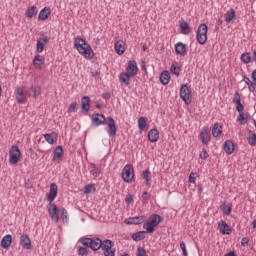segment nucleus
<instances>
[{
	"mask_svg": "<svg viewBox=\"0 0 256 256\" xmlns=\"http://www.w3.org/2000/svg\"><path fill=\"white\" fill-rule=\"evenodd\" d=\"M77 251H78V255H81V256L89 255V252L87 251V247L85 246L84 247L78 246Z\"/></svg>",
	"mask_w": 256,
	"mask_h": 256,
	"instance_id": "49530a36",
	"label": "nucleus"
},
{
	"mask_svg": "<svg viewBox=\"0 0 256 256\" xmlns=\"http://www.w3.org/2000/svg\"><path fill=\"white\" fill-rule=\"evenodd\" d=\"M26 95H28L29 97H33L34 99H37V97L41 95V87L31 86L26 90Z\"/></svg>",
	"mask_w": 256,
	"mask_h": 256,
	"instance_id": "f3484780",
	"label": "nucleus"
},
{
	"mask_svg": "<svg viewBox=\"0 0 256 256\" xmlns=\"http://www.w3.org/2000/svg\"><path fill=\"white\" fill-rule=\"evenodd\" d=\"M176 55H185L187 53V45L183 42H178L175 44Z\"/></svg>",
	"mask_w": 256,
	"mask_h": 256,
	"instance_id": "c85d7f7f",
	"label": "nucleus"
},
{
	"mask_svg": "<svg viewBox=\"0 0 256 256\" xmlns=\"http://www.w3.org/2000/svg\"><path fill=\"white\" fill-rule=\"evenodd\" d=\"M171 81V74H169V71L164 70L160 74V83L162 85H169V82Z\"/></svg>",
	"mask_w": 256,
	"mask_h": 256,
	"instance_id": "2f4dec72",
	"label": "nucleus"
},
{
	"mask_svg": "<svg viewBox=\"0 0 256 256\" xmlns=\"http://www.w3.org/2000/svg\"><path fill=\"white\" fill-rule=\"evenodd\" d=\"M199 139L202 141L203 145H209V141H211V136H209V132L207 128H202Z\"/></svg>",
	"mask_w": 256,
	"mask_h": 256,
	"instance_id": "4be33fe9",
	"label": "nucleus"
},
{
	"mask_svg": "<svg viewBox=\"0 0 256 256\" xmlns=\"http://www.w3.org/2000/svg\"><path fill=\"white\" fill-rule=\"evenodd\" d=\"M179 28L182 35H189V33H191V27L185 20L180 21Z\"/></svg>",
	"mask_w": 256,
	"mask_h": 256,
	"instance_id": "c756f323",
	"label": "nucleus"
},
{
	"mask_svg": "<svg viewBox=\"0 0 256 256\" xmlns=\"http://www.w3.org/2000/svg\"><path fill=\"white\" fill-rule=\"evenodd\" d=\"M148 141L150 143H157L159 141V130L157 128L151 129L148 132Z\"/></svg>",
	"mask_w": 256,
	"mask_h": 256,
	"instance_id": "bb28decb",
	"label": "nucleus"
},
{
	"mask_svg": "<svg viewBox=\"0 0 256 256\" xmlns=\"http://www.w3.org/2000/svg\"><path fill=\"white\" fill-rule=\"evenodd\" d=\"M49 15H51V8L44 7L38 15V21H47L49 19Z\"/></svg>",
	"mask_w": 256,
	"mask_h": 256,
	"instance_id": "a878e982",
	"label": "nucleus"
},
{
	"mask_svg": "<svg viewBox=\"0 0 256 256\" xmlns=\"http://www.w3.org/2000/svg\"><path fill=\"white\" fill-rule=\"evenodd\" d=\"M247 141L251 147H256V133L249 130Z\"/></svg>",
	"mask_w": 256,
	"mask_h": 256,
	"instance_id": "e433bc0d",
	"label": "nucleus"
},
{
	"mask_svg": "<svg viewBox=\"0 0 256 256\" xmlns=\"http://www.w3.org/2000/svg\"><path fill=\"white\" fill-rule=\"evenodd\" d=\"M74 48H76V51L82 55L85 59H93L95 57V52H93V48H91V45L87 43V41L81 37H76L74 39Z\"/></svg>",
	"mask_w": 256,
	"mask_h": 256,
	"instance_id": "f257e3e1",
	"label": "nucleus"
},
{
	"mask_svg": "<svg viewBox=\"0 0 256 256\" xmlns=\"http://www.w3.org/2000/svg\"><path fill=\"white\" fill-rule=\"evenodd\" d=\"M241 61H243L245 65H249V63H251V54H249V52H244L241 55Z\"/></svg>",
	"mask_w": 256,
	"mask_h": 256,
	"instance_id": "79ce46f5",
	"label": "nucleus"
},
{
	"mask_svg": "<svg viewBox=\"0 0 256 256\" xmlns=\"http://www.w3.org/2000/svg\"><path fill=\"white\" fill-rule=\"evenodd\" d=\"M59 191V188L57 187L56 183H52L50 184V191L47 194V201L49 203H52L55 201V199H57V193Z\"/></svg>",
	"mask_w": 256,
	"mask_h": 256,
	"instance_id": "f8f14e48",
	"label": "nucleus"
},
{
	"mask_svg": "<svg viewBox=\"0 0 256 256\" xmlns=\"http://www.w3.org/2000/svg\"><path fill=\"white\" fill-rule=\"evenodd\" d=\"M63 157V146H57L53 151V158L52 161L54 163H59L61 161V158Z\"/></svg>",
	"mask_w": 256,
	"mask_h": 256,
	"instance_id": "aec40b11",
	"label": "nucleus"
},
{
	"mask_svg": "<svg viewBox=\"0 0 256 256\" xmlns=\"http://www.w3.org/2000/svg\"><path fill=\"white\" fill-rule=\"evenodd\" d=\"M236 17H237V15L235 13V10L230 9L225 14V21H226V23H232L233 21H235Z\"/></svg>",
	"mask_w": 256,
	"mask_h": 256,
	"instance_id": "f704fd0d",
	"label": "nucleus"
},
{
	"mask_svg": "<svg viewBox=\"0 0 256 256\" xmlns=\"http://www.w3.org/2000/svg\"><path fill=\"white\" fill-rule=\"evenodd\" d=\"M244 110L245 106H243L241 102L236 103V111H238V113H243Z\"/></svg>",
	"mask_w": 256,
	"mask_h": 256,
	"instance_id": "5fc2aeb1",
	"label": "nucleus"
},
{
	"mask_svg": "<svg viewBox=\"0 0 256 256\" xmlns=\"http://www.w3.org/2000/svg\"><path fill=\"white\" fill-rule=\"evenodd\" d=\"M20 245L23 249H31V238H29V235L22 234L20 236Z\"/></svg>",
	"mask_w": 256,
	"mask_h": 256,
	"instance_id": "412c9836",
	"label": "nucleus"
},
{
	"mask_svg": "<svg viewBox=\"0 0 256 256\" xmlns=\"http://www.w3.org/2000/svg\"><path fill=\"white\" fill-rule=\"evenodd\" d=\"M37 7L36 6H30L27 8L26 12H25V17H27L28 19H33V17L37 16Z\"/></svg>",
	"mask_w": 256,
	"mask_h": 256,
	"instance_id": "72a5a7b5",
	"label": "nucleus"
},
{
	"mask_svg": "<svg viewBox=\"0 0 256 256\" xmlns=\"http://www.w3.org/2000/svg\"><path fill=\"white\" fill-rule=\"evenodd\" d=\"M106 125L108 127L106 132L108 133L109 137H115L117 135V124L115 122V119L111 116L107 117Z\"/></svg>",
	"mask_w": 256,
	"mask_h": 256,
	"instance_id": "1a4fd4ad",
	"label": "nucleus"
},
{
	"mask_svg": "<svg viewBox=\"0 0 256 256\" xmlns=\"http://www.w3.org/2000/svg\"><path fill=\"white\" fill-rule=\"evenodd\" d=\"M79 243L86 247L87 249H91V251H99L103 247L105 240H101L99 237H82L79 239Z\"/></svg>",
	"mask_w": 256,
	"mask_h": 256,
	"instance_id": "f03ea898",
	"label": "nucleus"
},
{
	"mask_svg": "<svg viewBox=\"0 0 256 256\" xmlns=\"http://www.w3.org/2000/svg\"><path fill=\"white\" fill-rule=\"evenodd\" d=\"M150 173H151V172L149 171V169L144 170L143 173H142V178H143V179H149Z\"/></svg>",
	"mask_w": 256,
	"mask_h": 256,
	"instance_id": "bf43d9fd",
	"label": "nucleus"
},
{
	"mask_svg": "<svg viewBox=\"0 0 256 256\" xmlns=\"http://www.w3.org/2000/svg\"><path fill=\"white\" fill-rule=\"evenodd\" d=\"M170 71L173 75H176L177 77H179V75H180L179 72L181 71V68L177 67L175 64H172Z\"/></svg>",
	"mask_w": 256,
	"mask_h": 256,
	"instance_id": "09e8293b",
	"label": "nucleus"
},
{
	"mask_svg": "<svg viewBox=\"0 0 256 256\" xmlns=\"http://www.w3.org/2000/svg\"><path fill=\"white\" fill-rule=\"evenodd\" d=\"M115 52L117 55H123L125 53V42L123 40H119L114 45Z\"/></svg>",
	"mask_w": 256,
	"mask_h": 256,
	"instance_id": "7c9ffc66",
	"label": "nucleus"
},
{
	"mask_svg": "<svg viewBox=\"0 0 256 256\" xmlns=\"http://www.w3.org/2000/svg\"><path fill=\"white\" fill-rule=\"evenodd\" d=\"M180 249L182 250V255L183 256H188L187 246L185 245V242L180 243Z\"/></svg>",
	"mask_w": 256,
	"mask_h": 256,
	"instance_id": "603ef678",
	"label": "nucleus"
},
{
	"mask_svg": "<svg viewBox=\"0 0 256 256\" xmlns=\"http://www.w3.org/2000/svg\"><path fill=\"white\" fill-rule=\"evenodd\" d=\"M223 134V126L219 125V123H215L212 128V135L213 137H219Z\"/></svg>",
	"mask_w": 256,
	"mask_h": 256,
	"instance_id": "c9c22d12",
	"label": "nucleus"
},
{
	"mask_svg": "<svg viewBox=\"0 0 256 256\" xmlns=\"http://www.w3.org/2000/svg\"><path fill=\"white\" fill-rule=\"evenodd\" d=\"M195 173H191L189 176V183H195V181H197V178L195 176Z\"/></svg>",
	"mask_w": 256,
	"mask_h": 256,
	"instance_id": "0e129e2a",
	"label": "nucleus"
},
{
	"mask_svg": "<svg viewBox=\"0 0 256 256\" xmlns=\"http://www.w3.org/2000/svg\"><path fill=\"white\" fill-rule=\"evenodd\" d=\"M251 79H252V83H254V85H256V70L252 71Z\"/></svg>",
	"mask_w": 256,
	"mask_h": 256,
	"instance_id": "e2e57ef3",
	"label": "nucleus"
},
{
	"mask_svg": "<svg viewBox=\"0 0 256 256\" xmlns=\"http://www.w3.org/2000/svg\"><path fill=\"white\" fill-rule=\"evenodd\" d=\"M243 81L246 83V85H249V84L253 83V82L251 81V79H249V77H247V76H244V77H243Z\"/></svg>",
	"mask_w": 256,
	"mask_h": 256,
	"instance_id": "338daca9",
	"label": "nucleus"
},
{
	"mask_svg": "<svg viewBox=\"0 0 256 256\" xmlns=\"http://www.w3.org/2000/svg\"><path fill=\"white\" fill-rule=\"evenodd\" d=\"M12 243H13V236H11L10 234H7L2 238L0 245L3 249H9Z\"/></svg>",
	"mask_w": 256,
	"mask_h": 256,
	"instance_id": "b1692460",
	"label": "nucleus"
},
{
	"mask_svg": "<svg viewBox=\"0 0 256 256\" xmlns=\"http://www.w3.org/2000/svg\"><path fill=\"white\" fill-rule=\"evenodd\" d=\"M49 43V38L44 37V38H38L37 39V44H36V51L37 53H43V50L45 49V45Z\"/></svg>",
	"mask_w": 256,
	"mask_h": 256,
	"instance_id": "a211bd4d",
	"label": "nucleus"
},
{
	"mask_svg": "<svg viewBox=\"0 0 256 256\" xmlns=\"http://www.w3.org/2000/svg\"><path fill=\"white\" fill-rule=\"evenodd\" d=\"M207 31H209V27H207V24H200L198 26L196 32V40L199 45H205V43H207Z\"/></svg>",
	"mask_w": 256,
	"mask_h": 256,
	"instance_id": "20e7f679",
	"label": "nucleus"
},
{
	"mask_svg": "<svg viewBox=\"0 0 256 256\" xmlns=\"http://www.w3.org/2000/svg\"><path fill=\"white\" fill-rule=\"evenodd\" d=\"M115 243L112 240L105 239L104 244H102V251H104V256H115Z\"/></svg>",
	"mask_w": 256,
	"mask_h": 256,
	"instance_id": "0eeeda50",
	"label": "nucleus"
},
{
	"mask_svg": "<svg viewBox=\"0 0 256 256\" xmlns=\"http://www.w3.org/2000/svg\"><path fill=\"white\" fill-rule=\"evenodd\" d=\"M141 71H143L144 73H147V66L145 65V61L141 62Z\"/></svg>",
	"mask_w": 256,
	"mask_h": 256,
	"instance_id": "69168bd1",
	"label": "nucleus"
},
{
	"mask_svg": "<svg viewBox=\"0 0 256 256\" xmlns=\"http://www.w3.org/2000/svg\"><path fill=\"white\" fill-rule=\"evenodd\" d=\"M220 210L224 212V215H231V212L233 211V207L231 206H227V204L222 203V205L220 206Z\"/></svg>",
	"mask_w": 256,
	"mask_h": 256,
	"instance_id": "a19ab883",
	"label": "nucleus"
},
{
	"mask_svg": "<svg viewBox=\"0 0 256 256\" xmlns=\"http://www.w3.org/2000/svg\"><path fill=\"white\" fill-rule=\"evenodd\" d=\"M61 219L63 223H69V214L65 208H61Z\"/></svg>",
	"mask_w": 256,
	"mask_h": 256,
	"instance_id": "37998d69",
	"label": "nucleus"
},
{
	"mask_svg": "<svg viewBox=\"0 0 256 256\" xmlns=\"http://www.w3.org/2000/svg\"><path fill=\"white\" fill-rule=\"evenodd\" d=\"M150 199H151V194H149V192H147V191H144L142 194L143 204L147 205V203H149Z\"/></svg>",
	"mask_w": 256,
	"mask_h": 256,
	"instance_id": "de8ad7c7",
	"label": "nucleus"
},
{
	"mask_svg": "<svg viewBox=\"0 0 256 256\" xmlns=\"http://www.w3.org/2000/svg\"><path fill=\"white\" fill-rule=\"evenodd\" d=\"M95 184H87L84 186V195H89L92 191H95Z\"/></svg>",
	"mask_w": 256,
	"mask_h": 256,
	"instance_id": "c03bdc74",
	"label": "nucleus"
},
{
	"mask_svg": "<svg viewBox=\"0 0 256 256\" xmlns=\"http://www.w3.org/2000/svg\"><path fill=\"white\" fill-rule=\"evenodd\" d=\"M92 127H99L101 125H106L107 123V117H105L103 114L95 113L91 116Z\"/></svg>",
	"mask_w": 256,
	"mask_h": 256,
	"instance_id": "9d476101",
	"label": "nucleus"
},
{
	"mask_svg": "<svg viewBox=\"0 0 256 256\" xmlns=\"http://www.w3.org/2000/svg\"><path fill=\"white\" fill-rule=\"evenodd\" d=\"M81 108L83 113H89V110L91 109V98H89V96L82 97Z\"/></svg>",
	"mask_w": 256,
	"mask_h": 256,
	"instance_id": "6ab92c4d",
	"label": "nucleus"
},
{
	"mask_svg": "<svg viewBox=\"0 0 256 256\" xmlns=\"http://www.w3.org/2000/svg\"><path fill=\"white\" fill-rule=\"evenodd\" d=\"M124 223H126V225H141L145 223V216L130 217L125 219Z\"/></svg>",
	"mask_w": 256,
	"mask_h": 256,
	"instance_id": "4468645a",
	"label": "nucleus"
},
{
	"mask_svg": "<svg viewBox=\"0 0 256 256\" xmlns=\"http://www.w3.org/2000/svg\"><path fill=\"white\" fill-rule=\"evenodd\" d=\"M237 121L241 125H246L247 121H249V117L247 116V114H245V112H239V115L237 117Z\"/></svg>",
	"mask_w": 256,
	"mask_h": 256,
	"instance_id": "58836bf2",
	"label": "nucleus"
},
{
	"mask_svg": "<svg viewBox=\"0 0 256 256\" xmlns=\"http://www.w3.org/2000/svg\"><path fill=\"white\" fill-rule=\"evenodd\" d=\"M75 109H77V102H72L68 108V113L75 112Z\"/></svg>",
	"mask_w": 256,
	"mask_h": 256,
	"instance_id": "864d4df0",
	"label": "nucleus"
},
{
	"mask_svg": "<svg viewBox=\"0 0 256 256\" xmlns=\"http://www.w3.org/2000/svg\"><path fill=\"white\" fill-rule=\"evenodd\" d=\"M146 127H147V118H145V117H140V118L138 119V129H139L140 131H144Z\"/></svg>",
	"mask_w": 256,
	"mask_h": 256,
	"instance_id": "ea45409f",
	"label": "nucleus"
},
{
	"mask_svg": "<svg viewBox=\"0 0 256 256\" xmlns=\"http://www.w3.org/2000/svg\"><path fill=\"white\" fill-rule=\"evenodd\" d=\"M199 156H200V159L205 161V159H207L209 157V153H207V150L203 149V151L200 153Z\"/></svg>",
	"mask_w": 256,
	"mask_h": 256,
	"instance_id": "6e6d98bb",
	"label": "nucleus"
},
{
	"mask_svg": "<svg viewBox=\"0 0 256 256\" xmlns=\"http://www.w3.org/2000/svg\"><path fill=\"white\" fill-rule=\"evenodd\" d=\"M102 98L105 99V101H109V99H111V93L109 92L103 93Z\"/></svg>",
	"mask_w": 256,
	"mask_h": 256,
	"instance_id": "052dcab7",
	"label": "nucleus"
},
{
	"mask_svg": "<svg viewBox=\"0 0 256 256\" xmlns=\"http://www.w3.org/2000/svg\"><path fill=\"white\" fill-rule=\"evenodd\" d=\"M180 99L184 101L185 105H190L191 90H189V87H187V84H182L180 87Z\"/></svg>",
	"mask_w": 256,
	"mask_h": 256,
	"instance_id": "6e6552de",
	"label": "nucleus"
},
{
	"mask_svg": "<svg viewBox=\"0 0 256 256\" xmlns=\"http://www.w3.org/2000/svg\"><path fill=\"white\" fill-rule=\"evenodd\" d=\"M131 77H133V75L129 74V72L120 73L119 75L120 83H124L126 87H129V85H131Z\"/></svg>",
	"mask_w": 256,
	"mask_h": 256,
	"instance_id": "393cba45",
	"label": "nucleus"
},
{
	"mask_svg": "<svg viewBox=\"0 0 256 256\" xmlns=\"http://www.w3.org/2000/svg\"><path fill=\"white\" fill-rule=\"evenodd\" d=\"M218 229L222 235H231V227L229 226V224H227V222H225V220H221L218 223Z\"/></svg>",
	"mask_w": 256,
	"mask_h": 256,
	"instance_id": "2eb2a0df",
	"label": "nucleus"
},
{
	"mask_svg": "<svg viewBox=\"0 0 256 256\" xmlns=\"http://www.w3.org/2000/svg\"><path fill=\"white\" fill-rule=\"evenodd\" d=\"M255 82H252V83H250V84H248V89H249V91L251 92V93H254V91H255Z\"/></svg>",
	"mask_w": 256,
	"mask_h": 256,
	"instance_id": "680f3d73",
	"label": "nucleus"
},
{
	"mask_svg": "<svg viewBox=\"0 0 256 256\" xmlns=\"http://www.w3.org/2000/svg\"><path fill=\"white\" fill-rule=\"evenodd\" d=\"M48 213L54 223L59 222V208L54 203L48 205Z\"/></svg>",
	"mask_w": 256,
	"mask_h": 256,
	"instance_id": "9b49d317",
	"label": "nucleus"
},
{
	"mask_svg": "<svg viewBox=\"0 0 256 256\" xmlns=\"http://www.w3.org/2000/svg\"><path fill=\"white\" fill-rule=\"evenodd\" d=\"M33 63L36 69H43L42 65H45V57L37 54L33 59Z\"/></svg>",
	"mask_w": 256,
	"mask_h": 256,
	"instance_id": "cd10ccee",
	"label": "nucleus"
},
{
	"mask_svg": "<svg viewBox=\"0 0 256 256\" xmlns=\"http://www.w3.org/2000/svg\"><path fill=\"white\" fill-rule=\"evenodd\" d=\"M136 256H147V250H145V248L139 246L136 250Z\"/></svg>",
	"mask_w": 256,
	"mask_h": 256,
	"instance_id": "8fccbe9b",
	"label": "nucleus"
},
{
	"mask_svg": "<svg viewBox=\"0 0 256 256\" xmlns=\"http://www.w3.org/2000/svg\"><path fill=\"white\" fill-rule=\"evenodd\" d=\"M223 150L227 155H233L235 151V144H233V140H226L223 145Z\"/></svg>",
	"mask_w": 256,
	"mask_h": 256,
	"instance_id": "5701e85b",
	"label": "nucleus"
},
{
	"mask_svg": "<svg viewBox=\"0 0 256 256\" xmlns=\"http://www.w3.org/2000/svg\"><path fill=\"white\" fill-rule=\"evenodd\" d=\"M224 256H237V254L235 253V251H230L226 253Z\"/></svg>",
	"mask_w": 256,
	"mask_h": 256,
	"instance_id": "774afa93",
	"label": "nucleus"
},
{
	"mask_svg": "<svg viewBox=\"0 0 256 256\" xmlns=\"http://www.w3.org/2000/svg\"><path fill=\"white\" fill-rule=\"evenodd\" d=\"M90 168L92 169L90 170L91 175L97 177V175H99V168L97 167V165L95 163H91Z\"/></svg>",
	"mask_w": 256,
	"mask_h": 256,
	"instance_id": "a18cd8bd",
	"label": "nucleus"
},
{
	"mask_svg": "<svg viewBox=\"0 0 256 256\" xmlns=\"http://www.w3.org/2000/svg\"><path fill=\"white\" fill-rule=\"evenodd\" d=\"M241 245L242 247H247V245H249V238L247 237L242 238Z\"/></svg>",
	"mask_w": 256,
	"mask_h": 256,
	"instance_id": "4d7b16f0",
	"label": "nucleus"
},
{
	"mask_svg": "<svg viewBox=\"0 0 256 256\" xmlns=\"http://www.w3.org/2000/svg\"><path fill=\"white\" fill-rule=\"evenodd\" d=\"M45 141H47L49 143V145H53V143H55V141H57V132H52V133H47L43 135Z\"/></svg>",
	"mask_w": 256,
	"mask_h": 256,
	"instance_id": "473e14b6",
	"label": "nucleus"
},
{
	"mask_svg": "<svg viewBox=\"0 0 256 256\" xmlns=\"http://www.w3.org/2000/svg\"><path fill=\"white\" fill-rule=\"evenodd\" d=\"M146 233L147 231H138L136 233H133L131 238L133 239V241H143V239H145Z\"/></svg>",
	"mask_w": 256,
	"mask_h": 256,
	"instance_id": "4c0bfd02",
	"label": "nucleus"
},
{
	"mask_svg": "<svg viewBox=\"0 0 256 256\" xmlns=\"http://www.w3.org/2000/svg\"><path fill=\"white\" fill-rule=\"evenodd\" d=\"M164 218L159 214H152L143 224V229L146 230V233H155V227L159 225V223H163Z\"/></svg>",
	"mask_w": 256,
	"mask_h": 256,
	"instance_id": "7ed1b4c3",
	"label": "nucleus"
},
{
	"mask_svg": "<svg viewBox=\"0 0 256 256\" xmlns=\"http://www.w3.org/2000/svg\"><path fill=\"white\" fill-rule=\"evenodd\" d=\"M232 103H234L235 105L237 103H241V95H239V92H235Z\"/></svg>",
	"mask_w": 256,
	"mask_h": 256,
	"instance_id": "3c124183",
	"label": "nucleus"
},
{
	"mask_svg": "<svg viewBox=\"0 0 256 256\" xmlns=\"http://www.w3.org/2000/svg\"><path fill=\"white\" fill-rule=\"evenodd\" d=\"M15 95H16V101L20 105H25V103L27 101V96H25V90H23L22 87H18L16 89Z\"/></svg>",
	"mask_w": 256,
	"mask_h": 256,
	"instance_id": "ddd939ff",
	"label": "nucleus"
},
{
	"mask_svg": "<svg viewBox=\"0 0 256 256\" xmlns=\"http://www.w3.org/2000/svg\"><path fill=\"white\" fill-rule=\"evenodd\" d=\"M9 155H10L9 163L11 165H17V163H19L21 159V150L19 149V146L13 145L10 148Z\"/></svg>",
	"mask_w": 256,
	"mask_h": 256,
	"instance_id": "423d86ee",
	"label": "nucleus"
},
{
	"mask_svg": "<svg viewBox=\"0 0 256 256\" xmlns=\"http://www.w3.org/2000/svg\"><path fill=\"white\" fill-rule=\"evenodd\" d=\"M139 71V68L137 67V62L135 60H130L128 62V66L126 68V72L130 75H132L133 77H135V75H137Z\"/></svg>",
	"mask_w": 256,
	"mask_h": 256,
	"instance_id": "dca6fc26",
	"label": "nucleus"
},
{
	"mask_svg": "<svg viewBox=\"0 0 256 256\" xmlns=\"http://www.w3.org/2000/svg\"><path fill=\"white\" fill-rule=\"evenodd\" d=\"M121 177L125 183H131L135 177V172L133 171V165L127 164L121 173Z\"/></svg>",
	"mask_w": 256,
	"mask_h": 256,
	"instance_id": "39448f33",
	"label": "nucleus"
},
{
	"mask_svg": "<svg viewBox=\"0 0 256 256\" xmlns=\"http://www.w3.org/2000/svg\"><path fill=\"white\" fill-rule=\"evenodd\" d=\"M125 203L129 205V203H133V196L131 194H128L125 198Z\"/></svg>",
	"mask_w": 256,
	"mask_h": 256,
	"instance_id": "13d9d810",
	"label": "nucleus"
}]
</instances>
